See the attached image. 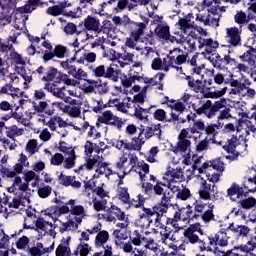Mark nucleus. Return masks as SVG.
<instances>
[{
    "instance_id": "nucleus-1",
    "label": "nucleus",
    "mask_w": 256,
    "mask_h": 256,
    "mask_svg": "<svg viewBox=\"0 0 256 256\" xmlns=\"http://www.w3.org/2000/svg\"><path fill=\"white\" fill-rule=\"evenodd\" d=\"M8 191L17 196L9 204V208L23 210L24 207L30 205L33 191L29 188L28 182H23L21 177L17 176L14 178L13 185L8 188Z\"/></svg>"
},
{
    "instance_id": "nucleus-2",
    "label": "nucleus",
    "mask_w": 256,
    "mask_h": 256,
    "mask_svg": "<svg viewBox=\"0 0 256 256\" xmlns=\"http://www.w3.org/2000/svg\"><path fill=\"white\" fill-rule=\"evenodd\" d=\"M69 213V207L67 205H54L46 208L42 211V216L50 218L52 221H54V224L60 223V225L57 226L59 228L60 233H64L66 231H76L79 228V225L75 223L73 220H71L68 217V222H63L61 218L63 215Z\"/></svg>"
},
{
    "instance_id": "nucleus-3",
    "label": "nucleus",
    "mask_w": 256,
    "mask_h": 256,
    "mask_svg": "<svg viewBox=\"0 0 256 256\" xmlns=\"http://www.w3.org/2000/svg\"><path fill=\"white\" fill-rule=\"evenodd\" d=\"M195 29L198 35L201 36L198 38L199 48L206 47L205 49L206 52H202L201 55L205 59H209L214 68H220L221 62H222L221 56L219 54L211 55L212 49H217L219 47V43L217 41H213L212 39L203 38V37H208L209 33L207 32V30L199 26H195Z\"/></svg>"
},
{
    "instance_id": "nucleus-4",
    "label": "nucleus",
    "mask_w": 256,
    "mask_h": 256,
    "mask_svg": "<svg viewBox=\"0 0 256 256\" xmlns=\"http://www.w3.org/2000/svg\"><path fill=\"white\" fill-rule=\"evenodd\" d=\"M109 166L110 163L104 161L103 156L100 155H93V158L86 160L84 163V167L88 171H91L95 167H97L94 177H100L101 175H105V177H110L111 175H113V171L109 169Z\"/></svg>"
},
{
    "instance_id": "nucleus-5",
    "label": "nucleus",
    "mask_w": 256,
    "mask_h": 256,
    "mask_svg": "<svg viewBox=\"0 0 256 256\" xmlns=\"http://www.w3.org/2000/svg\"><path fill=\"white\" fill-rule=\"evenodd\" d=\"M225 12H227V7L225 6L211 8L208 15L203 16L198 14L196 20L202 22L204 25H209V27H219L220 18Z\"/></svg>"
},
{
    "instance_id": "nucleus-6",
    "label": "nucleus",
    "mask_w": 256,
    "mask_h": 256,
    "mask_svg": "<svg viewBox=\"0 0 256 256\" xmlns=\"http://www.w3.org/2000/svg\"><path fill=\"white\" fill-rule=\"evenodd\" d=\"M157 232L160 235V241L168 246L170 249L178 252L180 250H185L184 245L177 246V234L178 231L175 230L174 232L170 230L168 227L159 228Z\"/></svg>"
},
{
    "instance_id": "nucleus-7",
    "label": "nucleus",
    "mask_w": 256,
    "mask_h": 256,
    "mask_svg": "<svg viewBox=\"0 0 256 256\" xmlns=\"http://www.w3.org/2000/svg\"><path fill=\"white\" fill-rule=\"evenodd\" d=\"M14 70L15 73L9 75L10 81L15 85L22 84L24 90H28L30 88L29 84L33 81L32 74L25 71L23 66H16Z\"/></svg>"
},
{
    "instance_id": "nucleus-8",
    "label": "nucleus",
    "mask_w": 256,
    "mask_h": 256,
    "mask_svg": "<svg viewBox=\"0 0 256 256\" xmlns=\"http://www.w3.org/2000/svg\"><path fill=\"white\" fill-rule=\"evenodd\" d=\"M179 29L183 31V37H190V39L197 40L198 33L195 29V21L192 13H189L186 17L178 20Z\"/></svg>"
},
{
    "instance_id": "nucleus-9",
    "label": "nucleus",
    "mask_w": 256,
    "mask_h": 256,
    "mask_svg": "<svg viewBox=\"0 0 256 256\" xmlns=\"http://www.w3.org/2000/svg\"><path fill=\"white\" fill-rule=\"evenodd\" d=\"M58 224L46 221L44 218L39 217L35 221V231L41 236L49 235L52 239L56 238L57 232L56 228Z\"/></svg>"
},
{
    "instance_id": "nucleus-10",
    "label": "nucleus",
    "mask_w": 256,
    "mask_h": 256,
    "mask_svg": "<svg viewBox=\"0 0 256 256\" xmlns=\"http://www.w3.org/2000/svg\"><path fill=\"white\" fill-rule=\"evenodd\" d=\"M193 206L195 212L202 214L201 218L205 223L215 220V214H213V210L215 209L214 204L197 200L194 202Z\"/></svg>"
},
{
    "instance_id": "nucleus-11",
    "label": "nucleus",
    "mask_w": 256,
    "mask_h": 256,
    "mask_svg": "<svg viewBox=\"0 0 256 256\" xmlns=\"http://www.w3.org/2000/svg\"><path fill=\"white\" fill-rule=\"evenodd\" d=\"M98 122L114 126L121 131L124 126L123 118H118L112 111H105L102 115L98 116Z\"/></svg>"
},
{
    "instance_id": "nucleus-12",
    "label": "nucleus",
    "mask_w": 256,
    "mask_h": 256,
    "mask_svg": "<svg viewBox=\"0 0 256 256\" xmlns=\"http://www.w3.org/2000/svg\"><path fill=\"white\" fill-rule=\"evenodd\" d=\"M177 71L179 72V78L180 79H187L188 81V87L192 89V91L196 93H205V83L197 80L195 81L193 77L188 76L183 73L182 67H176Z\"/></svg>"
},
{
    "instance_id": "nucleus-13",
    "label": "nucleus",
    "mask_w": 256,
    "mask_h": 256,
    "mask_svg": "<svg viewBox=\"0 0 256 256\" xmlns=\"http://www.w3.org/2000/svg\"><path fill=\"white\" fill-rule=\"evenodd\" d=\"M107 149V145L104 141H100L98 144H93L91 141H86L84 144V156L86 160L93 158L92 153L95 152L100 155Z\"/></svg>"
},
{
    "instance_id": "nucleus-14",
    "label": "nucleus",
    "mask_w": 256,
    "mask_h": 256,
    "mask_svg": "<svg viewBox=\"0 0 256 256\" xmlns=\"http://www.w3.org/2000/svg\"><path fill=\"white\" fill-rule=\"evenodd\" d=\"M143 22H132L130 26V37L135 41H138L140 37L145 34L147 25L149 24V19L146 17H141Z\"/></svg>"
},
{
    "instance_id": "nucleus-15",
    "label": "nucleus",
    "mask_w": 256,
    "mask_h": 256,
    "mask_svg": "<svg viewBox=\"0 0 256 256\" xmlns=\"http://www.w3.org/2000/svg\"><path fill=\"white\" fill-rule=\"evenodd\" d=\"M55 250V241L50 240L48 246L45 244L43 245L40 242H37L35 246L29 248V254L31 256H43L45 254L52 253Z\"/></svg>"
},
{
    "instance_id": "nucleus-16",
    "label": "nucleus",
    "mask_w": 256,
    "mask_h": 256,
    "mask_svg": "<svg viewBox=\"0 0 256 256\" xmlns=\"http://www.w3.org/2000/svg\"><path fill=\"white\" fill-rule=\"evenodd\" d=\"M236 131L237 133H239V138L244 140V145H245V148L247 147V144H246V138L248 135H250L251 132L254 131V126H253V123L248 120V119H245V120H238L237 122V126H236Z\"/></svg>"
},
{
    "instance_id": "nucleus-17",
    "label": "nucleus",
    "mask_w": 256,
    "mask_h": 256,
    "mask_svg": "<svg viewBox=\"0 0 256 256\" xmlns=\"http://www.w3.org/2000/svg\"><path fill=\"white\" fill-rule=\"evenodd\" d=\"M165 59H168V63H170L171 68H175L176 65H182L187 60L186 56L179 48H175L174 50L170 51Z\"/></svg>"
},
{
    "instance_id": "nucleus-18",
    "label": "nucleus",
    "mask_w": 256,
    "mask_h": 256,
    "mask_svg": "<svg viewBox=\"0 0 256 256\" xmlns=\"http://www.w3.org/2000/svg\"><path fill=\"white\" fill-rule=\"evenodd\" d=\"M76 63L85 65L86 63H94L97 60V54L94 52L87 51H75V55L72 58Z\"/></svg>"
},
{
    "instance_id": "nucleus-19",
    "label": "nucleus",
    "mask_w": 256,
    "mask_h": 256,
    "mask_svg": "<svg viewBox=\"0 0 256 256\" xmlns=\"http://www.w3.org/2000/svg\"><path fill=\"white\" fill-rule=\"evenodd\" d=\"M200 190L199 197L200 199L209 200L211 196L216 192V185L208 183L204 178L200 179Z\"/></svg>"
},
{
    "instance_id": "nucleus-20",
    "label": "nucleus",
    "mask_w": 256,
    "mask_h": 256,
    "mask_svg": "<svg viewBox=\"0 0 256 256\" xmlns=\"http://www.w3.org/2000/svg\"><path fill=\"white\" fill-rule=\"evenodd\" d=\"M154 34L156 37L162 40H169L171 43L175 42V37L171 36L170 27L166 23L157 24Z\"/></svg>"
},
{
    "instance_id": "nucleus-21",
    "label": "nucleus",
    "mask_w": 256,
    "mask_h": 256,
    "mask_svg": "<svg viewBox=\"0 0 256 256\" xmlns=\"http://www.w3.org/2000/svg\"><path fill=\"white\" fill-rule=\"evenodd\" d=\"M241 33L242 30L236 27H230L226 29L227 42L233 47L241 45Z\"/></svg>"
},
{
    "instance_id": "nucleus-22",
    "label": "nucleus",
    "mask_w": 256,
    "mask_h": 256,
    "mask_svg": "<svg viewBox=\"0 0 256 256\" xmlns=\"http://www.w3.org/2000/svg\"><path fill=\"white\" fill-rule=\"evenodd\" d=\"M70 214L68 217L70 220L74 221L78 226L81 224L82 220L86 217V209L82 205L71 206L69 209Z\"/></svg>"
},
{
    "instance_id": "nucleus-23",
    "label": "nucleus",
    "mask_w": 256,
    "mask_h": 256,
    "mask_svg": "<svg viewBox=\"0 0 256 256\" xmlns=\"http://www.w3.org/2000/svg\"><path fill=\"white\" fill-rule=\"evenodd\" d=\"M115 67L116 68H125V67H128V63L123 62V61H119V60H116V61L112 62L110 64V66L105 70L104 78L111 79V81L117 82L118 77L115 74L116 73Z\"/></svg>"
},
{
    "instance_id": "nucleus-24",
    "label": "nucleus",
    "mask_w": 256,
    "mask_h": 256,
    "mask_svg": "<svg viewBox=\"0 0 256 256\" xmlns=\"http://www.w3.org/2000/svg\"><path fill=\"white\" fill-rule=\"evenodd\" d=\"M163 180L166 183H171V182H182L183 180V171L182 169H169L165 172L163 176Z\"/></svg>"
},
{
    "instance_id": "nucleus-25",
    "label": "nucleus",
    "mask_w": 256,
    "mask_h": 256,
    "mask_svg": "<svg viewBox=\"0 0 256 256\" xmlns=\"http://www.w3.org/2000/svg\"><path fill=\"white\" fill-rule=\"evenodd\" d=\"M70 242L71 236L63 237L56 248V256H71Z\"/></svg>"
},
{
    "instance_id": "nucleus-26",
    "label": "nucleus",
    "mask_w": 256,
    "mask_h": 256,
    "mask_svg": "<svg viewBox=\"0 0 256 256\" xmlns=\"http://www.w3.org/2000/svg\"><path fill=\"white\" fill-rule=\"evenodd\" d=\"M130 171L138 174L141 182H146V175L149 174V165L145 161H139L136 166L130 168Z\"/></svg>"
},
{
    "instance_id": "nucleus-27",
    "label": "nucleus",
    "mask_w": 256,
    "mask_h": 256,
    "mask_svg": "<svg viewBox=\"0 0 256 256\" xmlns=\"http://www.w3.org/2000/svg\"><path fill=\"white\" fill-rule=\"evenodd\" d=\"M61 83V81H55L52 84H46L45 88L47 91H49L52 95H54L56 98L64 100L67 96L65 95L64 91L66 90V87H57V84Z\"/></svg>"
},
{
    "instance_id": "nucleus-28",
    "label": "nucleus",
    "mask_w": 256,
    "mask_h": 256,
    "mask_svg": "<svg viewBox=\"0 0 256 256\" xmlns=\"http://www.w3.org/2000/svg\"><path fill=\"white\" fill-rule=\"evenodd\" d=\"M59 183L64 187H72L73 189L81 188V182L76 181L75 177L67 176L63 173L59 176Z\"/></svg>"
},
{
    "instance_id": "nucleus-29",
    "label": "nucleus",
    "mask_w": 256,
    "mask_h": 256,
    "mask_svg": "<svg viewBox=\"0 0 256 256\" xmlns=\"http://www.w3.org/2000/svg\"><path fill=\"white\" fill-rule=\"evenodd\" d=\"M144 212H145V214L140 217L138 222L140 223L139 226L142 229H147V228H149L150 223L152 222V221L149 220V218L153 217V216H157V213H156L154 207L152 209L151 208H145Z\"/></svg>"
},
{
    "instance_id": "nucleus-30",
    "label": "nucleus",
    "mask_w": 256,
    "mask_h": 256,
    "mask_svg": "<svg viewBox=\"0 0 256 256\" xmlns=\"http://www.w3.org/2000/svg\"><path fill=\"white\" fill-rule=\"evenodd\" d=\"M175 42L181 45L187 52H192L196 49V40L191 39V37L182 36L180 39L175 38Z\"/></svg>"
},
{
    "instance_id": "nucleus-31",
    "label": "nucleus",
    "mask_w": 256,
    "mask_h": 256,
    "mask_svg": "<svg viewBox=\"0 0 256 256\" xmlns=\"http://www.w3.org/2000/svg\"><path fill=\"white\" fill-rule=\"evenodd\" d=\"M110 240V234L106 230L99 231L94 239V246L97 249H101Z\"/></svg>"
},
{
    "instance_id": "nucleus-32",
    "label": "nucleus",
    "mask_w": 256,
    "mask_h": 256,
    "mask_svg": "<svg viewBox=\"0 0 256 256\" xmlns=\"http://www.w3.org/2000/svg\"><path fill=\"white\" fill-rule=\"evenodd\" d=\"M128 165V154L123 153L116 162V168L122 172V174H118L120 179H123L127 175Z\"/></svg>"
},
{
    "instance_id": "nucleus-33",
    "label": "nucleus",
    "mask_w": 256,
    "mask_h": 256,
    "mask_svg": "<svg viewBox=\"0 0 256 256\" xmlns=\"http://www.w3.org/2000/svg\"><path fill=\"white\" fill-rule=\"evenodd\" d=\"M84 27L87 31L98 32L100 29V20L93 16H87L84 20Z\"/></svg>"
},
{
    "instance_id": "nucleus-34",
    "label": "nucleus",
    "mask_w": 256,
    "mask_h": 256,
    "mask_svg": "<svg viewBox=\"0 0 256 256\" xmlns=\"http://www.w3.org/2000/svg\"><path fill=\"white\" fill-rule=\"evenodd\" d=\"M192 215L193 210H191V205H188L186 208L182 207L178 209L174 216L176 221H188Z\"/></svg>"
},
{
    "instance_id": "nucleus-35",
    "label": "nucleus",
    "mask_w": 256,
    "mask_h": 256,
    "mask_svg": "<svg viewBox=\"0 0 256 256\" xmlns=\"http://www.w3.org/2000/svg\"><path fill=\"white\" fill-rule=\"evenodd\" d=\"M227 195L230 199L236 201L237 199H240L243 196V188L240 187V185L234 183L232 186L228 188Z\"/></svg>"
},
{
    "instance_id": "nucleus-36",
    "label": "nucleus",
    "mask_w": 256,
    "mask_h": 256,
    "mask_svg": "<svg viewBox=\"0 0 256 256\" xmlns=\"http://www.w3.org/2000/svg\"><path fill=\"white\" fill-rule=\"evenodd\" d=\"M240 59L247 62L251 69H256V51L254 49L245 52L244 55L240 56Z\"/></svg>"
},
{
    "instance_id": "nucleus-37",
    "label": "nucleus",
    "mask_w": 256,
    "mask_h": 256,
    "mask_svg": "<svg viewBox=\"0 0 256 256\" xmlns=\"http://www.w3.org/2000/svg\"><path fill=\"white\" fill-rule=\"evenodd\" d=\"M112 235L115 237L116 246H121L123 241H126L129 238L130 233L127 229H116Z\"/></svg>"
},
{
    "instance_id": "nucleus-38",
    "label": "nucleus",
    "mask_w": 256,
    "mask_h": 256,
    "mask_svg": "<svg viewBox=\"0 0 256 256\" xmlns=\"http://www.w3.org/2000/svg\"><path fill=\"white\" fill-rule=\"evenodd\" d=\"M168 61L169 59H165V58L163 59V61L160 58H155L152 62V69L163 70L167 72L172 67Z\"/></svg>"
},
{
    "instance_id": "nucleus-39",
    "label": "nucleus",
    "mask_w": 256,
    "mask_h": 256,
    "mask_svg": "<svg viewBox=\"0 0 256 256\" xmlns=\"http://www.w3.org/2000/svg\"><path fill=\"white\" fill-rule=\"evenodd\" d=\"M38 5H39V0H28L23 7L18 8L17 15L32 13L35 10L36 6Z\"/></svg>"
},
{
    "instance_id": "nucleus-40",
    "label": "nucleus",
    "mask_w": 256,
    "mask_h": 256,
    "mask_svg": "<svg viewBox=\"0 0 256 256\" xmlns=\"http://www.w3.org/2000/svg\"><path fill=\"white\" fill-rule=\"evenodd\" d=\"M144 248L147 250H150L152 253H154L153 256H166L163 252H161L158 244L155 243L152 238H149L146 240ZM169 256H171V255H169Z\"/></svg>"
},
{
    "instance_id": "nucleus-41",
    "label": "nucleus",
    "mask_w": 256,
    "mask_h": 256,
    "mask_svg": "<svg viewBox=\"0 0 256 256\" xmlns=\"http://www.w3.org/2000/svg\"><path fill=\"white\" fill-rule=\"evenodd\" d=\"M144 144L145 138H143L142 133H140L139 136L133 138L131 143H129V151H140Z\"/></svg>"
},
{
    "instance_id": "nucleus-42",
    "label": "nucleus",
    "mask_w": 256,
    "mask_h": 256,
    "mask_svg": "<svg viewBox=\"0 0 256 256\" xmlns=\"http://www.w3.org/2000/svg\"><path fill=\"white\" fill-rule=\"evenodd\" d=\"M25 27V20H15V24H14V35L10 36V41L12 43H16L17 37L21 35V31L23 30V28Z\"/></svg>"
},
{
    "instance_id": "nucleus-43",
    "label": "nucleus",
    "mask_w": 256,
    "mask_h": 256,
    "mask_svg": "<svg viewBox=\"0 0 256 256\" xmlns=\"http://www.w3.org/2000/svg\"><path fill=\"white\" fill-rule=\"evenodd\" d=\"M141 71H142L141 63L140 62L135 63L130 68L129 76L133 78L135 81L141 82L142 81Z\"/></svg>"
},
{
    "instance_id": "nucleus-44",
    "label": "nucleus",
    "mask_w": 256,
    "mask_h": 256,
    "mask_svg": "<svg viewBox=\"0 0 256 256\" xmlns=\"http://www.w3.org/2000/svg\"><path fill=\"white\" fill-rule=\"evenodd\" d=\"M91 251L92 248L88 243L80 242L78 247H76L74 254L76 256H88Z\"/></svg>"
},
{
    "instance_id": "nucleus-45",
    "label": "nucleus",
    "mask_w": 256,
    "mask_h": 256,
    "mask_svg": "<svg viewBox=\"0 0 256 256\" xmlns=\"http://www.w3.org/2000/svg\"><path fill=\"white\" fill-rule=\"evenodd\" d=\"M58 150L62 153L68 156L76 155L75 148L73 146H70L65 141H60Z\"/></svg>"
},
{
    "instance_id": "nucleus-46",
    "label": "nucleus",
    "mask_w": 256,
    "mask_h": 256,
    "mask_svg": "<svg viewBox=\"0 0 256 256\" xmlns=\"http://www.w3.org/2000/svg\"><path fill=\"white\" fill-rule=\"evenodd\" d=\"M135 108V112H134V116L136 117V119L140 120L141 122H148V109H143L142 107H138L136 105H134Z\"/></svg>"
},
{
    "instance_id": "nucleus-47",
    "label": "nucleus",
    "mask_w": 256,
    "mask_h": 256,
    "mask_svg": "<svg viewBox=\"0 0 256 256\" xmlns=\"http://www.w3.org/2000/svg\"><path fill=\"white\" fill-rule=\"evenodd\" d=\"M63 74L59 73L57 69L51 68L47 74L42 77V81L50 82L55 79H58V81H61Z\"/></svg>"
},
{
    "instance_id": "nucleus-48",
    "label": "nucleus",
    "mask_w": 256,
    "mask_h": 256,
    "mask_svg": "<svg viewBox=\"0 0 256 256\" xmlns=\"http://www.w3.org/2000/svg\"><path fill=\"white\" fill-rule=\"evenodd\" d=\"M24 134V128H18L16 125L6 128V136L10 139L22 136Z\"/></svg>"
},
{
    "instance_id": "nucleus-49",
    "label": "nucleus",
    "mask_w": 256,
    "mask_h": 256,
    "mask_svg": "<svg viewBox=\"0 0 256 256\" xmlns=\"http://www.w3.org/2000/svg\"><path fill=\"white\" fill-rule=\"evenodd\" d=\"M76 60L69 59L60 63L62 69L66 70L69 75L73 76L76 73L77 67L73 64Z\"/></svg>"
},
{
    "instance_id": "nucleus-50",
    "label": "nucleus",
    "mask_w": 256,
    "mask_h": 256,
    "mask_svg": "<svg viewBox=\"0 0 256 256\" xmlns=\"http://www.w3.org/2000/svg\"><path fill=\"white\" fill-rule=\"evenodd\" d=\"M23 179L25 183L29 184L30 182L34 181L32 185H37L39 184L40 178L39 175H37L33 171H27L23 173Z\"/></svg>"
},
{
    "instance_id": "nucleus-51",
    "label": "nucleus",
    "mask_w": 256,
    "mask_h": 256,
    "mask_svg": "<svg viewBox=\"0 0 256 256\" xmlns=\"http://www.w3.org/2000/svg\"><path fill=\"white\" fill-rule=\"evenodd\" d=\"M92 203H93L94 210H96L97 212L105 211L107 208V200L106 199L93 197Z\"/></svg>"
},
{
    "instance_id": "nucleus-52",
    "label": "nucleus",
    "mask_w": 256,
    "mask_h": 256,
    "mask_svg": "<svg viewBox=\"0 0 256 256\" xmlns=\"http://www.w3.org/2000/svg\"><path fill=\"white\" fill-rule=\"evenodd\" d=\"M25 150L29 156H32L33 154L37 153L39 151V146H38L37 140L29 139L26 144Z\"/></svg>"
},
{
    "instance_id": "nucleus-53",
    "label": "nucleus",
    "mask_w": 256,
    "mask_h": 256,
    "mask_svg": "<svg viewBox=\"0 0 256 256\" xmlns=\"http://www.w3.org/2000/svg\"><path fill=\"white\" fill-rule=\"evenodd\" d=\"M177 148L183 153L191 151V140L178 138Z\"/></svg>"
},
{
    "instance_id": "nucleus-54",
    "label": "nucleus",
    "mask_w": 256,
    "mask_h": 256,
    "mask_svg": "<svg viewBox=\"0 0 256 256\" xmlns=\"http://www.w3.org/2000/svg\"><path fill=\"white\" fill-rule=\"evenodd\" d=\"M64 113L72 118H79L81 116V106H67L64 108Z\"/></svg>"
},
{
    "instance_id": "nucleus-55",
    "label": "nucleus",
    "mask_w": 256,
    "mask_h": 256,
    "mask_svg": "<svg viewBox=\"0 0 256 256\" xmlns=\"http://www.w3.org/2000/svg\"><path fill=\"white\" fill-rule=\"evenodd\" d=\"M256 248V236L252 237L250 241L243 246H239V250L242 253H251Z\"/></svg>"
},
{
    "instance_id": "nucleus-56",
    "label": "nucleus",
    "mask_w": 256,
    "mask_h": 256,
    "mask_svg": "<svg viewBox=\"0 0 256 256\" xmlns=\"http://www.w3.org/2000/svg\"><path fill=\"white\" fill-rule=\"evenodd\" d=\"M10 236H8L3 228V224L0 223V249H6L9 245Z\"/></svg>"
},
{
    "instance_id": "nucleus-57",
    "label": "nucleus",
    "mask_w": 256,
    "mask_h": 256,
    "mask_svg": "<svg viewBox=\"0 0 256 256\" xmlns=\"http://www.w3.org/2000/svg\"><path fill=\"white\" fill-rule=\"evenodd\" d=\"M161 136V129L159 125H154L145 129V138L150 139L152 136Z\"/></svg>"
},
{
    "instance_id": "nucleus-58",
    "label": "nucleus",
    "mask_w": 256,
    "mask_h": 256,
    "mask_svg": "<svg viewBox=\"0 0 256 256\" xmlns=\"http://www.w3.org/2000/svg\"><path fill=\"white\" fill-rule=\"evenodd\" d=\"M229 230L238 233L240 236L247 237L248 233L251 231L248 226H234L229 225Z\"/></svg>"
},
{
    "instance_id": "nucleus-59",
    "label": "nucleus",
    "mask_w": 256,
    "mask_h": 256,
    "mask_svg": "<svg viewBox=\"0 0 256 256\" xmlns=\"http://www.w3.org/2000/svg\"><path fill=\"white\" fill-rule=\"evenodd\" d=\"M76 159H77V156L76 154L75 155H72V156H68L67 158H63V168L65 169H71V168H74L75 165H76Z\"/></svg>"
},
{
    "instance_id": "nucleus-60",
    "label": "nucleus",
    "mask_w": 256,
    "mask_h": 256,
    "mask_svg": "<svg viewBox=\"0 0 256 256\" xmlns=\"http://www.w3.org/2000/svg\"><path fill=\"white\" fill-rule=\"evenodd\" d=\"M112 146L116 147L118 150L129 151V142L126 139H117L112 142Z\"/></svg>"
},
{
    "instance_id": "nucleus-61",
    "label": "nucleus",
    "mask_w": 256,
    "mask_h": 256,
    "mask_svg": "<svg viewBox=\"0 0 256 256\" xmlns=\"http://www.w3.org/2000/svg\"><path fill=\"white\" fill-rule=\"evenodd\" d=\"M176 193H177L176 198L181 199L183 201H185L191 197V190L186 187L180 188L179 191Z\"/></svg>"
},
{
    "instance_id": "nucleus-62",
    "label": "nucleus",
    "mask_w": 256,
    "mask_h": 256,
    "mask_svg": "<svg viewBox=\"0 0 256 256\" xmlns=\"http://www.w3.org/2000/svg\"><path fill=\"white\" fill-rule=\"evenodd\" d=\"M9 95L12 97L14 101L23 99L24 92L21 89L11 86Z\"/></svg>"
},
{
    "instance_id": "nucleus-63",
    "label": "nucleus",
    "mask_w": 256,
    "mask_h": 256,
    "mask_svg": "<svg viewBox=\"0 0 256 256\" xmlns=\"http://www.w3.org/2000/svg\"><path fill=\"white\" fill-rule=\"evenodd\" d=\"M11 117L14 120H16L17 123H21L24 126H29L30 125V121L27 118H24L22 113L12 112Z\"/></svg>"
},
{
    "instance_id": "nucleus-64",
    "label": "nucleus",
    "mask_w": 256,
    "mask_h": 256,
    "mask_svg": "<svg viewBox=\"0 0 256 256\" xmlns=\"http://www.w3.org/2000/svg\"><path fill=\"white\" fill-rule=\"evenodd\" d=\"M117 193H118V198L122 202L128 203L130 196H129L127 188L119 187L117 190Z\"/></svg>"
}]
</instances>
